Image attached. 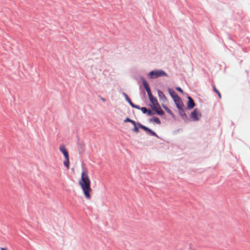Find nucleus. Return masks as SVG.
Wrapping results in <instances>:
<instances>
[{"mask_svg":"<svg viewBox=\"0 0 250 250\" xmlns=\"http://www.w3.org/2000/svg\"><path fill=\"white\" fill-rule=\"evenodd\" d=\"M80 185L84 196L86 199L91 198V192L92 188L90 187L91 182L89 179L88 172L86 170H83L81 173V178L79 181Z\"/></svg>","mask_w":250,"mask_h":250,"instance_id":"f257e3e1","label":"nucleus"},{"mask_svg":"<svg viewBox=\"0 0 250 250\" xmlns=\"http://www.w3.org/2000/svg\"><path fill=\"white\" fill-rule=\"evenodd\" d=\"M138 125L140 128L143 129V130L146 131L148 132L152 136H157V134L154 131H153L148 127H146V126L141 125L139 123H138Z\"/></svg>","mask_w":250,"mask_h":250,"instance_id":"6e6552de","label":"nucleus"},{"mask_svg":"<svg viewBox=\"0 0 250 250\" xmlns=\"http://www.w3.org/2000/svg\"><path fill=\"white\" fill-rule=\"evenodd\" d=\"M124 122L125 123H126V122H129V123H131L133 125H135V122L132 120H131L130 119H129V118H126L125 120H124Z\"/></svg>","mask_w":250,"mask_h":250,"instance_id":"a211bd4d","label":"nucleus"},{"mask_svg":"<svg viewBox=\"0 0 250 250\" xmlns=\"http://www.w3.org/2000/svg\"><path fill=\"white\" fill-rule=\"evenodd\" d=\"M138 125L140 128L143 129V130L146 131L148 132L152 136H157V134L154 131H153L148 127H146V126L141 125L139 123H138Z\"/></svg>","mask_w":250,"mask_h":250,"instance_id":"0eeeda50","label":"nucleus"},{"mask_svg":"<svg viewBox=\"0 0 250 250\" xmlns=\"http://www.w3.org/2000/svg\"><path fill=\"white\" fill-rule=\"evenodd\" d=\"M149 99L151 103V106L152 108H155L156 106H159V103L156 98L153 96L152 94H150V95H148Z\"/></svg>","mask_w":250,"mask_h":250,"instance_id":"39448f33","label":"nucleus"},{"mask_svg":"<svg viewBox=\"0 0 250 250\" xmlns=\"http://www.w3.org/2000/svg\"><path fill=\"white\" fill-rule=\"evenodd\" d=\"M173 100L176 105L177 107L179 110L180 113L182 114L183 112H184V110L183 109V104L181 99L179 97H178Z\"/></svg>","mask_w":250,"mask_h":250,"instance_id":"7ed1b4c3","label":"nucleus"},{"mask_svg":"<svg viewBox=\"0 0 250 250\" xmlns=\"http://www.w3.org/2000/svg\"><path fill=\"white\" fill-rule=\"evenodd\" d=\"M147 108L146 107H143L141 108V111L144 113H146V111H147Z\"/></svg>","mask_w":250,"mask_h":250,"instance_id":"412c9836","label":"nucleus"},{"mask_svg":"<svg viewBox=\"0 0 250 250\" xmlns=\"http://www.w3.org/2000/svg\"><path fill=\"white\" fill-rule=\"evenodd\" d=\"M146 113L148 115H149V116L152 115V112L150 109H147V111H146Z\"/></svg>","mask_w":250,"mask_h":250,"instance_id":"4be33fe9","label":"nucleus"},{"mask_svg":"<svg viewBox=\"0 0 250 250\" xmlns=\"http://www.w3.org/2000/svg\"><path fill=\"white\" fill-rule=\"evenodd\" d=\"M168 92L173 100L175 99L177 97H178V95L177 93L172 89L169 88L168 89Z\"/></svg>","mask_w":250,"mask_h":250,"instance_id":"ddd939ff","label":"nucleus"},{"mask_svg":"<svg viewBox=\"0 0 250 250\" xmlns=\"http://www.w3.org/2000/svg\"><path fill=\"white\" fill-rule=\"evenodd\" d=\"M176 89L177 91H179V92H181V93H183V90H182L180 87H176Z\"/></svg>","mask_w":250,"mask_h":250,"instance_id":"5701e85b","label":"nucleus"},{"mask_svg":"<svg viewBox=\"0 0 250 250\" xmlns=\"http://www.w3.org/2000/svg\"><path fill=\"white\" fill-rule=\"evenodd\" d=\"M152 109L159 115H162L164 114V112L160 107V105H159V106H156L155 108H153Z\"/></svg>","mask_w":250,"mask_h":250,"instance_id":"4468645a","label":"nucleus"},{"mask_svg":"<svg viewBox=\"0 0 250 250\" xmlns=\"http://www.w3.org/2000/svg\"><path fill=\"white\" fill-rule=\"evenodd\" d=\"M143 85H144L145 88L146 89L148 95H150V94H151V92L150 88L149 87L148 84L147 83V82L145 80H143Z\"/></svg>","mask_w":250,"mask_h":250,"instance_id":"f8f14e48","label":"nucleus"},{"mask_svg":"<svg viewBox=\"0 0 250 250\" xmlns=\"http://www.w3.org/2000/svg\"><path fill=\"white\" fill-rule=\"evenodd\" d=\"M0 250H7L6 248H1Z\"/></svg>","mask_w":250,"mask_h":250,"instance_id":"a878e982","label":"nucleus"},{"mask_svg":"<svg viewBox=\"0 0 250 250\" xmlns=\"http://www.w3.org/2000/svg\"><path fill=\"white\" fill-rule=\"evenodd\" d=\"M100 99H101V100L103 102H104L105 101V99L103 98V97H100Z\"/></svg>","mask_w":250,"mask_h":250,"instance_id":"393cba45","label":"nucleus"},{"mask_svg":"<svg viewBox=\"0 0 250 250\" xmlns=\"http://www.w3.org/2000/svg\"><path fill=\"white\" fill-rule=\"evenodd\" d=\"M158 94L160 99L163 101H166L167 100V98L163 92L160 90H158Z\"/></svg>","mask_w":250,"mask_h":250,"instance_id":"2eb2a0df","label":"nucleus"},{"mask_svg":"<svg viewBox=\"0 0 250 250\" xmlns=\"http://www.w3.org/2000/svg\"><path fill=\"white\" fill-rule=\"evenodd\" d=\"M138 125L140 128L143 129V130L146 131L148 132L152 136H157V134L154 131H153L148 127H146V126L141 125L139 123H138Z\"/></svg>","mask_w":250,"mask_h":250,"instance_id":"423d86ee","label":"nucleus"},{"mask_svg":"<svg viewBox=\"0 0 250 250\" xmlns=\"http://www.w3.org/2000/svg\"><path fill=\"white\" fill-rule=\"evenodd\" d=\"M60 150L62 152V153L63 154L64 157H69V154L66 150V149L64 145H62L60 146L59 147Z\"/></svg>","mask_w":250,"mask_h":250,"instance_id":"9d476101","label":"nucleus"},{"mask_svg":"<svg viewBox=\"0 0 250 250\" xmlns=\"http://www.w3.org/2000/svg\"><path fill=\"white\" fill-rule=\"evenodd\" d=\"M188 102L187 104L188 108L189 109H192L195 106V103L193 99L190 97H188Z\"/></svg>","mask_w":250,"mask_h":250,"instance_id":"1a4fd4ad","label":"nucleus"},{"mask_svg":"<svg viewBox=\"0 0 250 250\" xmlns=\"http://www.w3.org/2000/svg\"><path fill=\"white\" fill-rule=\"evenodd\" d=\"M63 164L67 168L69 167V157H65V160L63 162Z\"/></svg>","mask_w":250,"mask_h":250,"instance_id":"dca6fc26","label":"nucleus"},{"mask_svg":"<svg viewBox=\"0 0 250 250\" xmlns=\"http://www.w3.org/2000/svg\"><path fill=\"white\" fill-rule=\"evenodd\" d=\"M164 108L165 109V110L169 113H171V111L170 110V109L167 108V107H166V106H163Z\"/></svg>","mask_w":250,"mask_h":250,"instance_id":"b1692460","label":"nucleus"},{"mask_svg":"<svg viewBox=\"0 0 250 250\" xmlns=\"http://www.w3.org/2000/svg\"><path fill=\"white\" fill-rule=\"evenodd\" d=\"M153 121L158 124H160L161 123L160 120L157 117H154L153 119Z\"/></svg>","mask_w":250,"mask_h":250,"instance_id":"aec40b11","label":"nucleus"},{"mask_svg":"<svg viewBox=\"0 0 250 250\" xmlns=\"http://www.w3.org/2000/svg\"><path fill=\"white\" fill-rule=\"evenodd\" d=\"M134 126V127L133 129V131L135 132L136 133H138L139 132V129L138 128V123L135 122V125H133Z\"/></svg>","mask_w":250,"mask_h":250,"instance_id":"f3484780","label":"nucleus"},{"mask_svg":"<svg viewBox=\"0 0 250 250\" xmlns=\"http://www.w3.org/2000/svg\"><path fill=\"white\" fill-rule=\"evenodd\" d=\"M124 95L125 97V100L128 102V103L130 104V105L134 108H137V109H140L138 105L134 104L131 101L130 98L128 97V96L125 93H124Z\"/></svg>","mask_w":250,"mask_h":250,"instance_id":"9b49d317","label":"nucleus"},{"mask_svg":"<svg viewBox=\"0 0 250 250\" xmlns=\"http://www.w3.org/2000/svg\"><path fill=\"white\" fill-rule=\"evenodd\" d=\"M213 89H214V91L217 93V94L218 95V97L219 99H221L222 97H221V95L220 93V92L218 91V90H217L216 89V88L215 87V86H213Z\"/></svg>","mask_w":250,"mask_h":250,"instance_id":"6ab92c4d","label":"nucleus"},{"mask_svg":"<svg viewBox=\"0 0 250 250\" xmlns=\"http://www.w3.org/2000/svg\"><path fill=\"white\" fill-rule=\"evenodd\" d=\"M201 117V114L197 109H194L190 114V118L194 121L199 120Z\"/></svg>","mask_w":250,"mask_h":250,"instance_id":"20e7f679","label":"nucleus"},{"mask_svg":"<svg viewBox=\"0 0 250 250\" xmlns=\"http://www.w3.org/2000/svg\"><path fill=\"white\" fill-rule=\"evenodd\" d=\"M149 75L150 79L157 78L161 76H167V74L162 70L151 71L149 72Z\"/></svg>","mask_w":250,"mask_h":250,"instance_id":"f03ea898","label":"nucleus"}]
</instances>
